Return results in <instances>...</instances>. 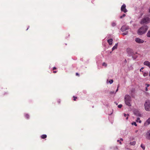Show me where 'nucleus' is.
<instances>
[{
	"label": "nucleus",
	"instance_id": "f257e3e1",
	"mask_svg": "<svg viewBox=\"0 0 150 150\" xmlns=\"http://www.w3.org/2000/svg\"><path fill=\"white\" fill-rule=\"evenodd\" d=\"M148 29V27L146 25H144L140 28L137 31V33L139 35H142L145 33Z\"/></svg>",
	"mask_w": 150,
	"mask_h": 150
},
{
	"label": "nucleus",
	"instance_id": "f03ea898",
	"mask_svg": "<svg viewBox=\"0 0 150 150\" xmlns=\"http://www.w3.org/2000/svg\"><path fill=\"white\" fill-rule=\"evenodd\" d=\"M124 99L126 105L129 106H131L132 99L131 96L129 95H126L125 96Z\"/></svg>",
	"mask_w": 150,
	"mask_h": 150
},
{
	"label": "nucleus",
	"instance_id": "7ed1b4c3",
	"mask_svg": "<svg viewBox=\"0 0 150 150\" xmlns=\"http://www.w3.org/2000/svg\"><path fill=\"white\" fill-rule=\"evenodd\" d=\"M150 19L148 17H145L143 18L140 21V23L142 24H147L150 22Z\"/></svg>",
	"mask_w": 150,
	"mask_h": 150
},
{
	"label": "nucleus",
	"instance_id": "20e7f679",
	"mask_svg": "<svg viewBox=\"0 0 150 150\" xmlns=\"http://www.w3.org/2000/svg\"><path fill=\"white\" fill-rule=\"evenodd\" d=\"M145 109L147 111H150V101L146 100L144 104Z\"/></svg>",
	"mask_w": 150,
	"mask_h": 150
},
{
	"label": "nucleus",
	"instance_id": "39448f33",
	"mask_svg": "<svg viewBox=\"0 0 150 150\" xmlns=\"http://www.w3.org/2000/svg\"><path fill=\"white\" fill-rule=\"evenodd\" d=\"M126 5L125 4H123L122 5L121 8V10L122 11H123L124 13H126L127 12V10L126 8Z\"/></svg>",
	"mask_w": 150,
	"mask_h": 150
},
{
	"label": "nucleus",
	"instance_id": "423d86ee",
	"mask_svg": "<svg viewBox=\"0 0 150 150\" xmlns=\"http://www.w3.org/2000/svg\"><path fill=\"white\" fill-rule=\"evenodd\" d=\"M129 29V27L128 26L126 25H123L121 27V30L122 32H124Z\"/></svg>",
	"mask_w": 150,
	"mask_h": 150
},
{
	"label": "nucleus",
	"instance_id": "0eeeda50",
	"mask_svg": "<svg viewBox=\"0 0 150 150\" xmlns=\"http://www.w3.org/2000/svg\"><path fill=\"white\" fill-rule=\"evenodd\" d=\"M135 41L137 43H142L144 42V41L139 38H136L135 39Z\"/></svg>",
	"mask_w": 150,
	"mask_h": 150
},
{
	"label": "nucleus",
	"instance_id": "6e6552de",
	"mask_svg": "<svg viewBox=\"0 0 150 150\" xmlns=\"http://www.w3.org/2000/svg\"><path fill=\"white\" fill-rule=\"evenodd\" d=\"M146 138L147 139H150V130L147 132L146 134Z\"/></svg>",
	"mask_w": 150,
	"mask_h": 150
},
{
	"label": "nucleus",
	"instance_id": "1a4fd4ad",
	"mask_svg": "<svg viewBox=\"0 0 150 150\" xmlns=\"http://www.w3.org/2000/svg\"><path fill=\"white\" fill-rule=\"evenodd\" d=\"M144 65L148 66L150 68V62L148 61H145L144 62Z\"/></svg>",
	"mask_w": 150,
	"mask_h": 150
},
{
	"label": "nucleus",
	"instance_id": "9d476101",
	"mask_svg": "<svg viewBox=\"0 0 150 150\" xmlns=\"http://www.w3.org/2000/svg\"><path fill=\"white\" fill-rule=\"evenodd\" d=\"M113 40L112 39H110L108 40V42L110 45H111L112 44V42Z\"/></svg>",
	"mask_w": 150,
	"mask_h": 150
},
{
	"label": "nucleus",
	"instance_id": "9b49d317",
	"mask_svg": "<svg viewBox=\"0 0 150 150\" xmlns=\"http://www.w3.org/2000/svg\"><path fill=\"white\" fill-rule=\"evenodd\" d=\"M117 43L115 44V45L112 48V51L116 49L117 48Z\"/></svg>",
	"mask_w": 150,
	"mask_h": 150
},
{
	"label": "nucleus",
	"instance_id": "f8f14e48",
	"mask_svg": "<svg viewBox=\"0 0 150 150\" xmlns=\"http://www.w3.org/2000/svg\"><path fill=\"white\" fill-rule=\"evenodd\" d=\"M145 123L147 124V125H148L150 124V117L146 120Z\"/></svg>",
	"mask_w": 150,
	"mask_h": 150
},
{
	"label": "nucleus",
	"instance_id": "ddd939ff",
	"mask_svg": "<svg viewBox=\"0 0 150 150\" xmlns=\"http://www.w3.org/2000/svg\"><path fill=\"white\" fill-rule=\"evenodd\" d=\"M127 51L128 54H131V52H132V50L130 48L127 49Z\"/></svg>",
	"mask_w": 150,
	"mask_h": 150
},
{
	"label": "nucleus",
	"instance_id": "4468645a",
	"mask_svg": "<svg viewBox=\"0 0 150 150\" xmlns=\"http://www.w3.org/2000/svg\"><path fill=\"white\" fill-rule=\"evenodd\" d=\"M47 135L46 134H43L41 136V137L42 139L46 138L47 137Z\"/></svg>",
	"mask_w": 150,
	"mask_h": 150
},
{
	"label": "nucleus",
	"instance_id": "2eb2a0df",
	"mask_svg": "<svg viewBox=\"0 0 150 150\" xmlns=\"http://www.w3.org/2000/svg\"><path fill=\"white\" fill-rule=\"evenodd\" d=\"M136 144V142L135 141H133L132 142H130V144L132 145H134Z\"/></svg>",
	"mask_w": 150,
	"mask_h": 150
},
{
	"label": "nucleus",
	"instance_id": "dca6fc26",
	"mask_svg": "<svg viewBox=\"0 0 150 150\" xmlns=\"http://www.w3.org/2000/svg\"><path fill=\"white\" fill-rule=\"evenodd\" d=\"M146 36L148 37H150V30L148 31L147 33Z\"/></svg>",
	"mask_w": 150,
	"mask_h": 150
},
{
	"label": "nucleus",
	"instance_id": "f3484780",
	"mask_svg": "<svg viewBox=\"0 0 150 150\" xmlns=\"http://www.w3.org/2000/svg\"><path fill=\"white\" fill-rule=\"evenodd\" d=\"M25 118L27 119H28L29 118V115L28 114H25Z\"/></svg>",
	"mask_w": 150,
	"mask_h": 150
},
{
	"label": "nucleus",
	"instance_id": "a211bd4d",
	"mask_svg": "<svg viewBox=\"0 0 150 150\" xmlns=\"http://www.w3.org/2000/svg\"><path fill=\"white\" fill-rule=\"evenodd\" d=\"M136 121L137 122H139L140 123L141 122V121L140 120V118L139 117L137 118Z\"/></svg>",
	"mask_w": 150,
	"mask_h": 150
},
{
	"label": "nucleus",
	"instance_id": "6ab92c4d",
	"mask_svg": "<svg viewBox=\"0 0 150 150\" xmlns=\"http://www.w3.org/2000/svg\"><path fill=\"white\" fill-rule=\"evenodd\" d=\"M116 25V23L115 22H112V27H114Z\"/></svg>",
	"mask_w": 150,
	"mask_h": 150
},
{
	"label": "nucleus",
	"instance_id": "aec40b11",
	"mask_svg": "<svg viewBox=\"0 0 150 150\" xmlns=\"http://www.w3.org/2000/svg\"><path fill=\"white\" fill-rule=\"evenodd\" d=\"M124 115L125 117H126V116H127V117L126 118V119L127 120L128 119V116H129V114H127L126 115V114L125 113H124Z\"/></svg>",
	"mask_w": 150,
	"mask_h": 150
},
{
	"label": "nucleus",
	"instance_id": "412c9836",
	"mask_svg": "<svg viewBox=\"0 0 150 150\" xmlns=\"http://www.w3.org/2000/svg\"><path fill=\"white\" fill-rule=\"evenodd\" d=\"M132 125H134L136 126H137L136 123L135 122H132Z\"/></svg>",
	"mask_w": 150,
	"mask_h": 150
},
{
	"label": "nucleus",
	"instance_id": "4be33fe9",
	"mask_svg": "<svg viewBox=\"0 0 150 150\" xmlns=\"http://www.w3.org/2000/svg\"><path fill=\"white\" fill-rule=\"evenodd\" d=\"M125 16H126L125 14H123L122 16H121L120 17V18H122L123 17H125Z\"/></svg>",
	"mask_w": 150,
	"mask_h": 150
},
{
	"label": "nucleus",
	"instance_id": "5701e85b",
	"mask_svg": "<svg viewBox=\"0 0 150 150\" xmlns=\"http://www.w3.org/2000/svg\"><path fill=\"white\" fill-rule=\"evenodd\" d=\"M102 66L106 67L107 66V64L105 62H103L102 64Z\"/></svg>",
	"mask_w": 150,
	"mask_h": 150
},
{
	"label": "nucleus",
	"instance_id": "b1692460",
	"mask_svg": "<svg viewBox=\"0 0 150 150\" xmlns=\"http://www.w3.org/2000/svg\"><path fill=\"white\" fill-rule=\"evenodd\" d=\"M141 146L143 149H145V146L143 144H141Z\"/></svg>",
	"mask_w": 150,
	"mask_h": 150
},
{
	"label": "nucleus",
	"instance_id": "393cba45",
	"mask_svg": "<svg viewBox=\"0 0 150 150\" xmlns=\"http://www.w3.org/2000/svg\"><path fill=\"white\" fill-rule=\"evenodd\" d=\"M113 82V80L112 79V80H110L109 82V83H110V84H111Z\"/></svg>",
	"mask_w": 150,
	"mask_h": 150
},
{
	"label": "nucleus",
	"instance_id": "a878e982",
	"mask_svg": "<svg viewBox=\"0 0 150 150\" xmlns=\"http://www.w3.org/2000/svg\"><path fill=\"white\" fill-rule=\"evenodd\" d=\"M73 98H74V101H76V99L77 98V97H75L74 96H73Z\"/></svg>",
	"mask_w": 150,
	"mask_h": 150
},
{
	"label": "nucleus",
	"instance_id": "bb28decb",
	"mask_svg": "<svg viewBox=\"0 0 150 150\" xmlns=\"http://www.w3.org/2000/svg\"><path fill=\"white\" fill-rule=\"evenodd\" d=\"M122 106V105L121 104L119 105H118V107L119 108H121Z\"/></svg>",
	"mask_w": 150,
	"mask_h": 150
},
{
	"label": "nucleus",
	"instance_id": "cd10ccee",
	"mask_svg": "<svg viewBox=\"0 0 150 150\" xmlns=\"http://www.w3.org/2000/svg\"><path fill=\"white\" fill-rule=\"evenodd\" d=\"M127 34V32H125L123 33H122V35H126Z\"/></svg>",
	"mask_w": 150,
	"mask_h": 150
},
{
	"label": "nucleus",
	"instance_id": "c85d7f7f",
	"mask_svg": "<svg viewBox=\"0 0 150 150\" xmlns=\"http://www.w3.org/2000/svg\"><path fill=\"white\" fill-rule=\"evenodd\" d=\"M119 84L118 85V86H117V89L116 90V92H117L118 91V88L119 87Z\"/></svg>",
	"mask_w": 150,
	"mask_h": 150
},
{
	"label": "nucleus",
	"instance_id": "c756f323",
	"mask_svg": "<svg viewBox=\"0 0 150 150\" xmlns=\"http://www.w3.org/2000/svg\"><path fill=\"white\" fill-rule=\"evenodd\" d=\"M146 87H149L150 86L149 84H146Z\"/></svg>",
	"mask_w": 150,
	"mask_h": 150
},
{
	"label": "nucleus",
	"instance_id": "7c9ffc66",
	"mask_svg": "<svg viewBox=\"0 0 150 150\" xmlns=\"http://www.w3.org/2000/svg\"><path fill=\"white\" fill-rule=\"evenodd\" d=\"M76 76H79V74L78 73H76Z\"/></svg>",
	"mask_w": 150,
	"mask_h": 150
},
{
	"label": "nucleus",
	"instance_id": "2f4dec72",
	"mask_svg": "<svg viewBox=\"0 0 150 150\" xmlns=\"http://www.w3.org/2000/svg\"><path fill=\"white\" fill-rule=\"evenodd\" d=\"M56 69V68L55 67H54L53 68V70H55V69Z\"/></svg>",
	"mask_w": 150,
	"mask_h": 150
},
{
	"label": "nucleus",
	"instance_id": "473e14b6",
	"mask_svg": "<svg viewBox=\"0 0 150 150\" xmlns=\"http://www.w3.org/2000/svg\"><path fill=\"white\" fill-rule=\"evenodd\" d=\"M143 69H144V68H143V67H142V68H141V69H140V71H141V70H142Z\"/></svg>",
	"mask_w": 150,
	"mask_h": 150
},
{
	"label": "nucleus",
	"instance_id": "72a5a7b5",
	"mask_svg": "<svg viewBox=\"0 0 150 150\" xmlns=\"http://www.w3.org/2000/svg\"><path fill=\"white\" fill-rule=\"evenodd\" d=\"M145 90L146 91H148V88L147 87H146Z\"/></svg>",
	"mask_w": 150,
	"mask_h": 150
},
{
	"label": "nucleus",
	"instance_id": "f704fd0d",
	"mask_svg": "<svg viewBox=\"0 0 150 150\" xmlns=\"http://www.w3.org/2000/svg\"><path fill=\"white\" fill-rule=\"evenodd\" d=\"M57 72L56 71H54L53 72L54 73H56Z\"/></svg>",
	"mask_w": 150,
	"mask_h": 150
},
{
	"label": "nucleus",
	"instance_id": "c9c22d12",
	"mask_svg": "<svg viewBox=\"0 0 150 150\" xmlns=\"http://www.w3.org/2000/svg\"><path fill=\"white\" fill-rule=\"evenodd\" d=\"M120 140H121L122 141H123V139H122V138H121V139H120Z\"/></svg>",
	"mask_w": 150,
	"mask_h": 150
},
{
	"label": "nucleus",
	"instance_id": "e433bc0d",
	"mask_svg": "<svg viewBox=\"0 0 150 150\" xmlns=\"http://www.w3.org/2000/svg\"><path fill=\"white\" fill-rule=\"evenodd\" d=\"M119 143H120V144H122V142H119Z\"/></svg>",
	"mask_w": 150,
	"mask_h": 150
},
{
	"label": "nucleus",
	"instance_id": "4c0bfd02",
	"mask_svg": "<svg viewBox=\"0 0 150 150\" xmlns=\"http://www.w3.org/2000/svg\"><path fill=\"white\" fill-rule=\"evenodd\" d=\"M110 93H111V94H113L114 93V92H111Z\"/></svg>",
	"mask_w": 150,
	"mask_h": 150
},
{
	"label": "nucleus",
	"instance_id": "58836bf2",
	"mask_svg": "<svg viewBox=\"0 0 150 150\" xmlns=\"http://www.w3.org/2000/svg\"><path fill=\"white\" fill-rule=\"evenodd\" d=\"M149 12L150 13V8L149 9Z\"/></svg>",
	"mask_w": 150,
	"mask_h": 150
},
{
	"label": "nucleus",
	"instance_id": "ea45409f",
	"mask_svg": "<svg viewBox=\"0 0 150 150\" xmlns=\"http://www.w3.org/2000/svg\"><path fill=\"white\" fill-rule=\"evenodd\" d=\"M149 76H150V71H149Z\"/></svg>",
	"mask_w": 150,
	"mask_h": 150
},
{
	"label": "nucleus",
	"instance_id": "a19ab883",
	"mask_svg": "<svg viewBox=\"0 0 150 150\" xmlns=\"http://www.w3.org/2000/svg\"><path fill=\"white\" fill-rule=\"evenodd\" d=\"M117 142H120V141H119V140H117Z\"/></svg>",
	"mask_w": 150,
	"mask_h": 150
}]
</instances>
